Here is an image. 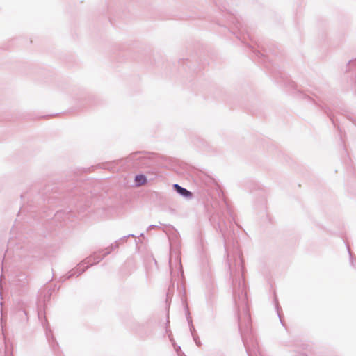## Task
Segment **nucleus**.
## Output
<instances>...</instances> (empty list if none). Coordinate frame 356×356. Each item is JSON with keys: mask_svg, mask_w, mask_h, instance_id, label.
I'll return each instance as SVG.
<instances>
[{"mask_svg": "<svg viewBox=\"0 0 356 356\" xmlns=\"http://www.w3.org/2000/svg\"><path fill=\"white\" fill-rule=\"evenodd\" d=\"M56 193V191H53L48 187L42 192L38 191L36 188H31L28 192L22 194L21 198L26 202L20 207L17 216L24 214L34 218L35 216L33 214L35 212L34 209L41 207L42 203L46 201L49 205L51 206L57 198Z\"/></svg>", "mask_w": 356, "mask_h": 356, "instance_id": "f257e3e1", "label": "nucleus"}, {"mask_svg": "<svg viewBox=\"0 0 356 356\" xmlns=\"http://www.w3.org/2000/svg\"><path fill=\"white\" fill-rule=\"evenodd\" d=\"M169 241V266L171 275V283L169 285L166 293L165 302L167 305L171 301L175 291V282L173 279L177 277H180L181 281L184 280V271L181 261L180 241L177 234L175 233L174 236H170Z\"/></svg>", "mask_w": 356, "mask_h": 356, "instance_id": "f03ea898", "label": "nucleus"}, {"mask_svg": "<svg viewBox=\"0 0 356 356\" xmlns=\"http://www.w3.org/2000/svg\"><path fill=\"white\" fill-rule=\"evenodd\" d=\"M119 245L120 244L115 241L110 246L94 252L92 254L90 255L80 264H79L76 268L70 270L64 277H62L60 279L63 282L65 280L72 278L75 275L79 276L83 272H85L90 266L99 263L106 256L108 255L111 253L112 251L118 248Z\"/></svg>", "mask_w": 356, "mask_h": 356, "instance_id": "7ed1b4c3", "label": "nucleus"}, {"mask_svg": "<svg viewBox=\"0 0 356 356\" xmlns=\"http://www.w3.org/2000/svg\"><path fill=\"white\" fill-rule=\"evenodd\" d=\"M119 245L120 244L115 241L110 246L94 252L92 254L90 255L80 264H79L76 268L70 270L64 277H62L60 279L63 282L65 280L72 278L75 275L79 276L83 272H85L90 266L99 263L106 256L108 255L111 253L112 251L118 248Z\"/></svg>", "mask_w": 356, "mask_h": 356, "instance_id": "20e7f679", "label": "nucleus"}, {"mask_svg": "<svg viewBox=\"0 0 356 356\" xmlns=\"http://www.w3.org/2000/svg\"><path fill=\"white\" fill-rule=\"evenodd\" d=\"M155 154L149 152H136L131 153L129 159L134 161V165L140 167H147L154 163Z\"/></svg>", "mask_w": 356, "mask_h": 356, "instance_id": "39448f33", "label": "nucleus"}, {"mask_svg": "<svg viewBox=\"0 0 356 356\" xmlns=\"http://www.w3.org/2000/svg\"><path fill=\"white\" fill-rule=\"evenodd\" d=\"M12 291L17 292L19 288H24L28 284V276L24 272L15 273L10 279Z\"/></svg>", "mask_w": 356, "mask_h": 356, "instance_id": "423d86ee", "label": "nucleus"}, {"mask_svg": "<svg viewBox=\"0 0 356 356\" xmlns=\"http://www.w3.org/2000/svg\"><path fill=\"white\" fill-rule=\"evenodd\" d=\"M42 325L44 330L46 338L47 340L48 341L49 346H51L53 350H56L58 347V343L53 334L52 330L49 327V325L47 321H45L44 323L42 322Z\"/></svg>", "mask_w": 356, "mask_h": 356, "instance_id": "0eeeda50", "label": "nucleus"}, {"mask_svg": "<svg viewBox=\"0 0 356 356\" xmlns=\"http://www.w3.org/2000/svg\"><path fill=\"white\" fill-rule=\"evenodd\" d=\"M186 319H187V321L188 323L190 332H191V336L193 337V341L197 346H200V340L199 339V336L197 334L196 330L194 327V325L192 322V318L190 316V314H189V312L188 310L186 311Z\"/></svg>", "mask_w": 356, "mask_h": 356, "instance_id": "6e6552de", "label": "nucleus"}, {"mask_svg": "<svg viewBox=\"0 0 356 356\" xmlns=\"http://www.w3.org/2000/svg\"><path fill=\"white\" fill-rule=\"evenodd\" d=\"M172 188L177 194L187 200L191 199L193 196V194L191 191H188L186 188L182 187L178 184H172Z\"/></svg>", "mask_w": 356, "mask_h": 356, "instance_id": "1a4fd4ad", "label": "nucleus"}, {"mask_svg": "<svg viewBox=\"0 0 356 356\" xmlns=\"http://www.w3.org/2000/svg\"><path fill=\"white\" fill-rule=\"evenodd\" d=\"M71 216V211H65L62 210L57 211L53 218L51 220V223H54L58 221L60 222L61 220L65 221L67 219H70Z\"/></svg>", "mask_w": 356, "mask_h": 356, "instance_id": "9d476101", "label": "nucleus"}, {"mask_svg": "<svg viewBox=\"0 0 356 356\" xmlns=\"http://www.w3.org/2000/svg\"><path fill=\"white\" fill-rule=\"evenodd\" d=\"M134 181L136 186H141L147 181V179L144 174H138L135 176Z\"/></svg>", "mask_w": 356, "mask_h": 356, "instance_id": "9b49d317", "label": "nucleus"}, {"mask_svg": "<svg viewBox=\"0 0 356 356\" xmlns=\"http://www.w3.org/2000/svg\"><path fill=\"white\" fill-rule=\"evenodd\" d=\"M13 244V241L12 240H10L8 243V249L5 253L4 258L2 261V270H3L5 268V263L7 260V258L10 257V254H11V246Z\"/></svg>", "mask_w": 356, "mask_h": 356, "instance_id": "f8f14e48", "label": "nucleus"}, {"mask_svg": "<svg viewBox=\"0 0 356 356\" xmlns=\"http://www.w3.org/2000/svg\"><path fill=\"white\" fill-rule=\"evenodd\" d=\"M143 325H144V324L136 323V324L132 325L131 329L134 332H136L138 334L143 336L146 334L142 330V327H143Z\"/></svg>", "mask_w": 356, "mask_h": 356, "instance_id": "ddd939ff", "label": "nucleus"}, {"mask_svg": "<svg viewBox=\"0 0 356 356\" xmlns=\"http://www.w3.org/2000/svg\"><path fill=\"white\" fill-rule=\"evenodd\" d=\"M129 237L136 238V236L134 234H128L127 236H124L121 238L117 240L116 242H118L120 245L121 243H123L126 242L127 238H129Z\"/></svg>", "mask_w": 356, "mask_h": 356, "instance_id": "4468645a", "label": "nucleus"}, {"mask_svg": "<svg viewBox=\"0 0 356 356\" xmlns=\"http://www.w3.org/2000/svg\"><path fill=\"white\" fill-rule=\"evenodd\" d=\"M38 318H39V319L41 320V323L43 322L44 323L45 321H47V319L45 318V316H43V318H44V321L42 319V312L41 309L39 308V304L38 305Z\"/></svg>", "mask_w": 356, "mask_h": 356, "instance_id": "2eb2a0df", "label": "nucleus"}, {"mask_svg": "<svg viewBox=\"0 0 356 356\" xmlns=\"http://www.w3.org/2000/svg\"><path fill=\"white\" fill-rule=\"evenodd\" d=\"M156 227H159V226H157V225H149V226L148 227L147 230L149 231V230H150V229H154V228H156Z\"/></svg>", "mask_w": 356, "mask_h": 356, "instance_id": "dca6fc26", "label": "nucleus"}, {"mask_svg": "<svg viewBox=\"0 0 356 356\" xmlns=\"http://www.w3.org/2000/svg\"><path fill=\"white\" fill-rule=\"evenodd\" d=\"M111 165H112V163H104L103 168H109Z\"/></svg>", "mask_w": 356, "mask_h": 356, "instance_id": "f3484780", "label": "nucleus"}, {"mask_svg": "<svg viewBox=\"0 0 356 356\" xmlns=\"http://www.w3.org/2000/svg\"><path fill=\"white\" fill-rule=\"evenodd\" d=\"M1 277H2V275L0 276V292L1 293V290H2Z\"/></svg>", "mask_w": 356, "mask_h": 356, "instance_id": "a211bd4d", "label": "nucleus"}, {"mask_svg": "<svg viewBox=\"0 0 356 356\" xmlns=\"http://www.w3.org/2000/svg\"><path fill=\"white\" fill-rule=\"evenodd\" d=\"M6 356H13L10 353L8 352V350L6 351Z\"/></svg>", "mask_w": 356, "mask_h": 356, "instance_id": "6ab92c4d", "label": "nucleus"}, {"mask_svg": "<svg viewBox=\"0 0 356 356\" xmlns=\"http://www.w3.org/2000/svg\"><path fill=\"white\" fill-rule=\"evenodd\" d=\"M1 324L2 330L3 331V317L1 318Z\"/></svg>", "mask_w": 356, "mask_h": 356, "instance_id": "aec40b11", "label": "nucleus"}, {"mask_svg": "<svg viewBox=\"0 0 356 356\" xmlns=\"http://www.w3.org/2000/svg\"><path fill=\"white\" fill-rule=\"evenodd\" d=\"M176 172L178 173V174H182L183 172L179 170H176Z\"/></svg>", "mask_w": 356, "mask_h": 356, "instance_id": "412c9836", "label": "nucleus"}, {"mask_svg": "<svg viewBox=\"0 0 356 356\" xmlns=\"http://www.w3.org/2000/svg\"><path fill=\"white\" fill-rule=\"evenodd\" d=\"M51 295V290H49L48 299H49Z\"/></svg>", "mask_w": 356, "mask_h": 356, "instance_id": "4be33fe9", "label": "nucleus"}, {"mask_svg": "<svg viewBox=\"0 0 356 356\" xmlns=\"http://www.w3.org/2000/svg\"><path fill=\"white\" fill-rule=\"evenodd\" d=\"M140 236H144V234H143V233H141V234H140Z\"/></svg>", "mask_w": 356, "mask_h": 356, "instance_id": "5701e85b", "label": "nucleus"}, {"mask_svg": "<svg viewBox=\"0 0 356 356\" xmlns=\"http://www.w3.org/2000/svg\"><path fill=\"white\" fill-rule=\"evenodd\" d=\"M24 313L25 314V315H27V313H26V310H24Z\"/></svg>", "mask_w": 356, "mask_h": 356, "instance_id": "b1692460", "label": "nucleus"}]
</instances>
